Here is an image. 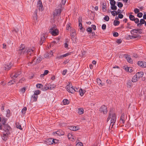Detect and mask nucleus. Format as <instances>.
<instances>
[{"mask_svg":"<svg viewBox=\"0 0 146 146\" xmlns=\"http://www.w3.org/2000/svg\"><path fill=\"white\" fill-rule=\"evenodd\" d=\"M35 49V48L33 47L25 49V45L23 44H21L19 47L18 52L20 55L25 54L27 56L33 55Z\"/></svg>","mask_w":146,"mask_h":146,"instance_id":"f257e3e1","label":"nucleus"},{"mask_svg":"<svg viewBox=\"0 0 146 146\" xmlns=\"http://www.w3.org/2000/svg\"><path fill=\"white\" fill-rule=\"evenodd\" d=\"M110 119V125L109 126L110 129V127L111 128L113 127L117 119L116 114L113 111H110L108 117L107 119V122H108Z\"/></svg>","mask_w":146,"mask_h":146,"instance_id":"f03ea898","label":"nucleus"},{"mask_svg":"<svg viewBox=\"0 0 146 146\" xmlns=\"http://www.w3.org/2000/svg\"><path fill=\"white\" fill-rule=\"evenodd\" d=\"M3 128V130L7 134L9 133V131L11 130V127L8 124L3 123L2 125L0 124V129H1Z\"/></svg>","mask_w":146,"mask_h":146,"instance_id":"7ed1b4c3","label":"nucleus"},{"mask_svg":"<svg viewBox=\"0 0 146 146\" xmlns=\"http://www.w3.org/2000/svg\"><path fill=\"white\" fill-rule=\"evenodd\" d=\"M50 33L54 36H56L58 34V31L55 27H51L49 30Z\"/></svg>","mask_w":146,"mask_h":146,"instance_id":"20e7f679","label":"nucleus"},{"mask_svg":"<svg viewBox=\"0 0 146 146\" xmlns=\"http://www.w3.org/2000/svg\"><path fill=\"white\" fill-rule=\"evenodd\" d=\"M66 88L68 91L71 93H74L76 90H74V88L72 86L71 83H69L66 87Z\"/></svg>","mask_w":146,"mask_h":146,"instance_id":"39448f33","label":"nucleus"},{"mask_svg":"<svg viewBox=\"0 0 146 146\" xmlns=\"http://www.w3.org/2000/svg\"><path fill=\"white\" fill-rule=\"evenodd\" d=\"M42 56H40L38 57L36 60H35V59H34L32 60L31 62H30L29 64V65L31 64H32L33 65H35L39 63L42 60Z\"/></svg>","mask_w":146,"mask_h":146,"instance_id":"423d86ee","label":"nucleus"},{"mask_svg":"<svg viewBox=\"0 0 146 146\" xmlns=\"http://www.w3.org/2000/svg\"><path fill=\"white\" fill-rule=\"evenodd\" d=\"M59 6L58 9H56L53 12L54 16H58L60 15L62 7L61 5H60Z\"/></svg>","mask_w":146,"mask_h":146,"instance_id":"0eeeda50","label":"nucleus"},{"mask_svg":"<svg viewBox=\"0 0 146 146\" xmlns=\"http://www.w3.org/2000/svg\"><path fill=\"white\" fill-rule=\"evenodd\" d=\"M100 111L103 113L104 114H105L107 113V110L106 106L104 105L102 106L99 109Z\"/></svg>","mask_w":146,"mask_h":146,"instance_id":"6e6552de","label":"nucleus"},{"mask_svg":"<svg viewBox=\"0 0 146 146\" xmlns=\"http://www.w3.org/2000/svg\"><path fill=\"white\" fill-rule=\"evenodd\" d=\"M126 119V115L124 113L122 114L120 117L119 120L120 122L121 123H124Z\"/></svg>","mask_w":146,"mask_h":146,"instance_id":"1a4fd4ad","label":"nucleus"},{"mask_svg":"<svg viewBox=\"0 0 146 146\" xmlns=\"http://www.w3.org/2000/svg\"><path fill=\"white\" fill-rule=\"evenodd\" d=\"M21 73V71H19L16 73H13L11 75V78L14 79L17 78Z\"/></svg>","mask_w":146,"mask_h":146,"instance_id":"9d476101","label":"nucleus"},{"mask_svg":"<svg viewBox=\"0 0 146 146\" xmlns=\"http://www.w3.org/2000/svg\"><path fill=\"white\" fill-rule=\"evenodd\" d=\"M13 65V64L11 62L5 64L4 66L5 69V70H9Z\"/></svg>","mask_w":146,"mask_h":146,"instance_id":"9b49d317","label":"nucleus"},{"mask_svg":"<svg viewBox=\"0 0 146 146\" xmlns=\"http://www.w3.org/2000/svg\"><path fill=\"white\" fill-rule=\"evenodd\" d=\"M138 65L143 68L146 67V62L144 61H139L138 62Z\"/></svg>","mask_w":146,"mask_h":146,"instance_id":"f8f14e48","label":"nucleus"},{"mask_svg":"<svg viewBox=\"0 0 146 146\" xmlns=\"http://www.w3.org/2000/svg\"><path fill=\"white\" fill-rule=\"evenodd\" d=\"M37 6L39 10L42 11L43 10V6L42 2L40 0H39L37 3Z\"/></svg>","mask_w":146,"mask_h":146,"instance_id":"ddd939ff","label":"nucleus"},{"mask_svg":"<svg viewBox=\"0 0 146 146\" xmlns=\"http://www.w3.org/2000/svg\"><path fill=\"white\" fill-rule=\"evenodd\" d=\"M125 57L128 62L131 63H132L133 62V61L132 59L131 58L130 56L126 54Z\"/></svg>","mask_w":146,"mask_h":146,"instance_id":"4468645a","label":"nucleus"},{"mask_svg":"<svg viewBox=\"0 0 146 146\" xmlns=\"http://www.w3.org/2000/svg\"><path fill=\"white\" fill-rule=\"evenodd\" d=\"M55 133L59 136L64 135L65 134L64 132L61 130L57 131Z\"/></svg>","mask_w":146,"mask_h":146,"instance_id":"2eb2a0df","label":"nucleus"},{"mask_svg":"<svg viewBox=\"0 0 146 146\" xmlns=\"http://www.w3.org/2000/svg\"><path fill=\"white\" fill-rule=\"evenodd\" d=\"M10 134V133L8 134H7L6 133H3V135L2 136V139L4 141H5L7 139L8 136Z\"/></svg>","mask_w":146,"mask_h":146,"instance_id":"dca6fc26","label":"nucleus"},{"mask_svg":"<svg viewBox=\"0 0 146 146\" xmlns=\"http://www.w3.org/2000/svg\"><path fill=\"white\" fill-rule=\"evenodd\" d=\"M82 21V18L81 17H79L78 20L79 22V27L80 29V30H82L83 28V27H82V24L81 22V21Z\"/></svg>","mask_w":146,"mask_h":146,"instance_id":"f3484780","label":"nucleus"},{"mask_svg":"<svg viewBox=\"0 0 146 146\" xmlns=\"http://www.w3.org/2000/svg\"><path fill=\"white\" fill-rule=\"evenodd\" d=\"M46 144L48 145H51L53 144V139L52 138L48 139L46 141Z\"/></svg>","mask_w":146,"mask_h":146,"instance_id":"a211bd4d","label":"nucleus"},{"mask_svg":"<svg viewBox=\"0 0 146 146\" xmlns=\"http://www.w3.org/2000/svg\"><path fill=\"white\" fill-rule=\"evenodd\" d=\"M69 129L71 130L76 131L78 129V128L76 126H71L69 127Z\"/></svg>","mask_w":146,"mask_h":146,"instance_id":"6ab92c4d","label":"nucleus"},{"mask_svg":"<svg viewBox=\"0 0 146 146\" xmlns=\"http://www.w3.org/2000/svg\"><path fill=\"white\" fill-rule=\"evenodd\" d=\"M143 75V73L142 72H138L135 75L139 79L140 77H142Z\"/></svg>","mask_w":146,"mask_h":146,"instance_id":"aec40b11","label":"nucleus"},{"mask_svg":"<svg viewBox=\"0 0 146 146\" xmlns=\"http://www.w3.org/2000/svg\"><path fill=\"white\" fill-rule=\"evenodd\" d=\"M45 38L43 35H42L41 36L40 40V45H42L43 42L45 41Z\"/></svg>","mask_w":146,"mask_h":146,"instance_id":"412c9836","label":"nucleus"},{"mask_svg":"<svg viewBox=\"0 0 146 146\" xmlns=\"http://www.w3.org/2000/svg\"><path fill=\"white\" fill-rule=\"evenodd\" d=\"M145 21L144 19H141L140 21V23L137 24V26H141V25L145 23Z\"/></svg>","mask_w":146,"mask_h":146,"instance_id":"4be33fe9","label":"nucleus"},{"mask_svg":"<svg viewBox=\"0 0 146 146\" xmlns=\"http://www.w3.org/2000/svg\"><path fill=\"white\" fill-rule=\"evenodd\" d=\"M38 97V96L34 94L32 96L31 99L32 100H33V101L35 102L36 101Z\"/></svg>","mask_w":146,"mask_h":146,"instance_id":"5701e85b","label":"nucleus"},{"mask_svg":"<svg viewBox=\"0 0 146 146\" xmlns=\"http://www.w3.org/2000/svg\"><path fill=\"white\" fill-rule=\"evenodd\" d=\"M139 79L135 75L133 77L132 79V82H135L138 80Z\"/></svg>","mask_w":146,"mask_h":146,"instance_id":"b1692460","label":"nucleus"},{"mask_svg":"<svg viewBox=\"0 0 146 146\" xmlns=\"http://www.w3.org/2000/svg\"><path fill=\"white\" fill-rule=\"evenodd\" d=\"M70 54L69 53H67L66 54H63L62 55H61V56L58 57V58L59 59H61L62 57H64L67 56H68V55H70Z\"/></svg>","mask_w":146,"mask_h":146,"instance_id":"393cba45","label":"nucleus"},{"mask_svg":"<svg viewBox=\"0 0 146 146\" xmlns=\"http://www.w3.org/2000/svg\"><path fill=\"white\" fill-rule=\"evenodd\" d=\"M84 110L82 108H80L78 109V113L80 114H82L84 113Z\"/></svg>","mask_w":146,"mask_h":146,"instance_id":"a878e982","label":"nucleus"},{"mask_svg":"<svg viewBox=\"0 0 146 146\" xmlns=\"http://www.w3.org/2000/svg\"><path fill=\"white\" fill-rule=\"evenodd\" d=\"M132 82L130 80H129L127 81V87H130L132 86Z\"/></svg>","mask_w":146,"mask_h":146,"instance_id":"bb28decb","label":"nucleus"},{"mask_svg":"<svg viewBox=\"0 0 146 146\" xmlns=\"http://www.w3.org/2000/svg\"><path fill=\"white\" fill-rule=\"evenodd\" d=\"M97 82L98 84L101 85V86L103 85L102 84V81L100 79L97 78Z\"/></svg>","mask_w":146,"mask_h":146,"instance_id":"cd10ccee","label":"nucleus"},{"mask_svg":"<svg viewBox=\"0 0 146 146\" xmlns=\"http://www.w3.org/2000/svg\"><path fill=\"white\" fill-rule=\"evenodd\" d=\"M79 93L80 95V96H82L84 95V92L83 90L82 89H80L79 90Z\"/></svg>","mask_w":146,"mask_h":146,"instance_id":"c85d7f7f","label":"nucleus"},{"mask_svg":"<svg viewBox=\"0 0 146 146\" xmlns=\"http://www.w3.org/2000/svg\"><path fill=\"white\" fill-rule=\"evenodd\" d=\"M63 102L64 105L68 104H69L68 100L66 99H64L63 101Z\"/></svg>","mask_w":146,"mask_h":146,"instance_id":"c756f323","label":"nucleus"},{"mask_svg":"<svg viewBox=\"0 0 146 146\" xmlns=\"http://www.w3.org/2000/svg\"><path fill=\"white\" fill-rule=\"evenodd\" d=\"M137 30L136 29H133L131 31V33L134 35H136L137 33Z\"/></svg>","mask_w":146,"mask_h":146,"instance_id":"7c9ffc66","label":"nucleus"},{"mask_svg":"<svg viewBox=\"0 0 146 146\" xmlns=\"http://www.w3.org/2000/svg\"><path fill=\"white\" fill-rule=\"evenodd\" d=\"M56 87V85L54 84H51L50 86V90H52Z\"/></svg>","mask_w":146,"mask_h":146,"instance_id":"2f4dec72","label":"nucleus"},{"mask_svg":"<svg viewBox=\"0 0 146 146\" xmlns=\"http://www.w3.org/2000/svg\"><path fill=\"white\" fill-rule=\"evenodd\" d=\"M40 92L41 91H40V90H37L35 91L34 94L37 96L38 95H39L40 94Z\"/></svg>","mask_w":146,"mask_h":146,"instance_id":"473e14b6","label":"nucleus"},{"mask_svg":"<svg viewBox=\"0 0 146 146\" xmlns=\"http://www.w3.org/2000/svg\"><path fill=\"white\" fill-rule=\"evenodd\" d=\"M15 124L16 127L17 128L20 129L21 130L22 129V128L21 127V125L19 123H16Z\"/></svg>","mask_w":146,"mask_h":146,"instance_id":"72a5a7b5","label":"nucleus"},{"mask_svg":"<svg viewBox=\"0 0 146 146\" xmlns=\"http://www.w3.org/2000/svg\"><path fill=\"white\" fill-rule=\"evenodd\" d=\"M111 9L113 10H116L117 7L115 5H111Z\"/></svg>","mask_w":146,"mask_h":146,"instance_id":"f704fd0d","label":"nucleus"},{"mask_svg":"<svg viewBox=\"0 0 146 146\" xmlns=\"http://www.w3.org/2000/svg\"><path fill=\"white\" fill-rule=\"evenodd\" d=\"M119 24V21L117 20H114V25L115 26H117Z\"/></svg>","mask_w":146,"mask_h":146,"instance_id":"c9c22d12","label":"nucleus"},{"mask_svg":"<svg viewBox=\"0 0 146 146\" xmlns=\"http://www.w3.org/2000/svg\"><path fill=\"white\" fill-rule=\"evenodd\" d=\"M129 18L132 21H133L135 19V17L134 16L132 15H130L129 16Z\"/></svg>","mask_w":146,"mask_h":146,"instance_id":"e433bc0d","label":"nucleus"},{"mask_svg":"<svg viewBox=\"0 0 146 146\" xmlns=\"http://www.w3.org/2000/svg\"><path fill=\"white\" fill-rule=\"evenodd\" d=\"M27 110V108L26 107H25L22 110L21 112L23 114H25L26 113V111Z\"/></svg>","mask_w":146,"mask_h":146,"instance_id":"4c0bfd02","label":"nucleus"},{"mask_svg":"<svg viewBox=\"0 0 146 146\" xmlns=\"http://www.w3.org/2000/svg\"><path fill=\"white\" fill-rule=\"evenodd\" d=\"M16 82V80L14 79L12 80H11L10 81L9 83V85H11L12 84H13L14 82Z\"/></svg>","mask_w":146,"mask_h":146,"instance_id":"58836bf2","label":"nucleus"},{"mask_svg":"<svg viewBox=\"0 0 146 146\" xmlns=\"http://www.w3.org/2000/svg\"><path fill=\"white\" fill-rule=\"evenodd\" d=\"M104 19L106 21H108L109 20L110 18L108 16L106 15L105 16V17H104Z\"/></svg>","mask_w":146,"mask_h":146,"instance_id":"ea45409f","label":"nucleus"},{"mask_svg":"<svg viewBox=\"0 0 146 146\" xmlns=\"http://www.w3.org/2000/svg\"><path fill=\"white\" fill-rule=\"evenodd\" d=\"M36 87L37 88H40L43 87V85L41 84H37L36 85Z\"/></svg>","mask_w":146,"mask_h":146,"instance_id":"a19ab883","label":"nucleus"},{"mask_svg":"<svg viewBox=\"0 0 146 146\" xmlns=\"http://www.w3.org/2000/svg\"><path fill=\"white\" fill-rule=\"evenodd\" d=\"M117 6L118 7L121 8L123 6V4L120 2H118L117 4Z\"/></svg>","mask_w":146,"mask_h":146,"instance_id":"79ce46f5","label":"nucleus"},{"mask_svg":"<svg viewBox=\"0 0 146 146\" xmlns=\"http://www.w3.org/2000/svg\"><path fill=\"white\" fill-rule=\"evenodd\" d=\"M137 30V33H142V30L140 29H136Z\"/></svg>","mask_w":146,"mask_h":146,"instance_id":"37998d69","label":"nucleus"},{"mask_svg":"<svg viewBox=\"0 0 146 146\" xmlns=\"http://www.w3.org/2000/svg\"><path fill=\"white\" fill-rule=\"evenodd\" d=\"M26 88L25 87H23L20 90V91L22 93H23L25 91Z\"/></svg>","mask_w":146,"mask_h":146,"instance_id":"c03bdc74","label":"nucleus"},{"mask_svg":"<svg viewBox=\"0 0 146 146\" xmlns=\"http://www.w3.org/2000/svg\"><path fill=\"white\" fill-rule=\"evenodd\" d=\"M142 16L143 13H139L137 15V16L139 18L142 17Z\"/></svg>","mask_w":146,"mask_h":146,"instance_id":"a18cd8bd","label":"nucleus"},{"mask_svg":"<svg viewBox=\"0 0 146 146\" xmlns=\"http://www.w3.org/2000/svg\"><path fill=\"white\" fill-rule=\"evenodd\" d=\"M136 23V24H138L139 23V19L137 18H135L134 20V21Z\"/></svg>","mask_w":146,"mask_h":146,"instance_id":"49530a36","label":"nucleus"},{"mask_svg":"<svg viewBox=\"0 0 146 146\" xmlns=\"http://www.w3.org/2000/svg\"><path fill=\"white\" fill-rule=\"evenodd\" d=\"M87 31L88 32L91 33L92 32V28L91 27H88L87 29Z\"/></svg>","mask_w":146,"mask_h":146,"instance_id":"de8ad7c7","label":"nucleus"},{"mask_svg":"<svg viewBox=\"0 0 146 146\" xmlns=\"http://www.w3.org/2000/svg\"><path fill=\"white\" fill-rule=\"evenodd\" d=\"M115 3L116 2L114 0L110 1V4L111 5H115Z\"/></svg>","mask_w":146,"mask_h":146,"instance_id":"09e8293b","label":"nucleus"},{"mask_svg":"<svg viewBox=\"0 0 146 146\" xmlns=\"http://www.w3.org/2000/svg\"><path fill=\"white\" fill-rule=\"evenodd\" d=\"M70 23H69L66 25V29L67 30H69V29L70 28Z\"/></svg>","mask_w":146,"mask_h":146,"instance_id":"8fccbe9b","label":"nucleus"},{"mask_svg":"<svg viewBox=\"0 0 146 146\" xmlns=\"http://www.w3.org/2000/svg\"><path fill=\"white\" fill-rule=\"evenodd\" d=\"M134 11L135 13H139V9H138L137 8H136L134 9Z\"/></svg>","mask_w":146,"mask_h":146,"instance_id":"3c124183","label":"nucleus"},{"mask_svg":"<svg viewBox=\"0 0 146 146\" xmlns=\"http://www.w3.org/2000/svg\"><path fill=\"white\" fill-rule=\"evenodd\" d=\"M50 87H47L46 85H45V86H44V89L43 90H50Z\"/></svg>","mask_w":146,"mask_h":146,"instance_id":"603ef678","label":"nucleus"},{"mask_svg":"<svg viewBox=\"0 0 146 146\" xmlns=\"http://www.w3.org/2000/svg\"><path fill=\"white\" fill-rule=\"evenodd\" d=\"M7 116L9 117L10 115V110H7Z\"/></svg>","mask_w":146,"mask_h":146,"instance_id":"864d4df0","label":"nucleus"},{"mask_svg":"<svg viewBox=\"0 0 146 146\" xmlns=\"http://www.w3.org/2000/svg\"><path fill=\"white\" fill-rule=\"evenodd\" d=\"M118 17L119 18L122 19L123 18V16L121 14H118Z\"/></svg>","mask_w":146,"mask_h":146,"instance_id":"5fc2aeb1","label":"nucleus"},{"mask_svg":"<svg viewBox=\"0 0 146 146\" xmlns=\"http://www.w3.org/2000/svg\"><path fill=\"white\" fill-rule=\"evenodd\" d=\"M106 25L105 24H103L102 26V29L104 30L106 29Z\"/></svg>","mask_w":146,"mask_h":146,"instance_id":"6e6d98bb","label":"nucleus"},{"mask_svg":"<svg viewBox=\"0 0 146 146\" xmlns=\"http://www.w3.org/2000/svg\"><path fill=\"white\" fill-rule=\"evenodd\" d=\"M64 47L66 48H68V45L67 44V41H66L64 44Z\"/></svg>","mask_w":146,"mask_h":146,"instance_id":"4d7b16f0","label":"nucleus"},{"mask_svg":"<svg viewBox=\"0 0 146 146\" xmlns=\"http://www.w3.org/2000/svg\"><path fill=\"white\" fill-rule=\"evenodd\" d=\"M76 146H83V144L81 142H80L76 144Z\"/></svg>","mask_w":146,"mask_h":146,"instance_id":"13d9d810","label":"nucleus"},{"mask_svg":"<svg viewBox=\"0 0 146 146\" xmlns=\"http://www.w3.org/2000/svg\"><path fill=\"white\" fill-rule=\"evenodd\" d=\"M113 36L115 37H117L118 36V34L117 32H114L113 33Z\"/></svg>","mask_w":146,"mask_h":146,"instance_id":"bf43d9fd","label":"nucleus"},{"mask_svg":"<svg viewBox=\"0 0 146 146\" xmlns=\"http://www.w3.org/2000/svg\"><path fill=\"white\" fill-rule=\"evenodd\" d=\"M67 72V70L66 69L63 70L62 73V74L63 75H65L66 73V72Z\"/></svg>","mask_w":146,"mask_h":146,"instance_id":"052dcab7","label":"nucleus"},{"mask_svg":"<svg viewBox=\"0 0 146 146\" xmlns=\"http://www.w3.org/2000/svg\"><path fill=\"white\" fill-rule=\"evenodd\" d=\"M92 28L94 30H95L96 29V26L94 25H92Z\"/></svg>","mask_w":146,"mask_h":146,"instance_id":"680f3d73","label":"nucleus"},{"mask_svg":"<svg viewBox=\"0 0 146 146\" xmlns=\"http://www.w3.org/2000/svg\"><path fill=\"white\" fill-rule=\"evenodd\" d=\"M66 0H62V4L64 5L65 4Z\"/></svg>","mask_w":146,"mask_h":146,"instance_id":"e2e57ef3","label":"nucleus"},{"mask_svg":"<svg viewBox=\"0 0 146 146\" xmlns=\"http://www.w3.org/2000/svg\"><path fill=\"white\" fill-rule=\"evenodd\" d=\"M121 42V39H118L116 41V42L119 44H120Z\"/></svg>","mask_w":146,"mask_h":146,"instance_id":"0e129e2a","label":"nucleus"},{"mask_svg":"<svg viewBox=\"0 0 146 146\" xmlns=\"http://www.w3.org/2000/svg\"><path fill=\"white\" fill-rule=\"evenodd\" d=\"M48 72L49 71L48 70H44V74L46 75L48 74Z\"/></svg>","mask_w":146,"mask_h":146,"instance_id":"69168bd1","label":"nucleus"},{"mask_svg":"<svg viewBox=\"0 0 146 146\" xmlns=\"http://www.w3.org/2000/svg\"><path fill=\"white\" fill-rule=\"evenodd\" d=\"M130 68L129 67H127L125 68V69L126 70L127 72L129 71Z\"/></svg>","mask_w":146,"mask_h":146,"instance_id":"338daca9","label":"nucleus"},{"mask_svg":"<svg viewBox=\"0 0 146 146\" xmlns=\"http://www.w3.org/2000/svg\"><path fill=\"white\" fill-rule=\"evenodd\" d=\"M111 13L112 15L113 16H115V11H111Z\"/></svg>","mask_w":146,"mask_h":146,"instance_id":"774afa93","label":"nucleus"}]
</instances>
